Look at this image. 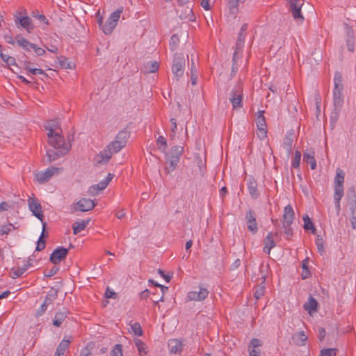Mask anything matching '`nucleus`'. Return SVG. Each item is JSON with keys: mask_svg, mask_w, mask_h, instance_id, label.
Listing matches in <instances>:
<instances>
[{"mask_svg": "<svg viewBox=\"0 0 356 356\" xmlns=\"http://www.w3.org/2000/svg\"><path fill=\"white\" fill-rule=\"evenodd\" d=\"M71 340L70 339H66L64 338L59 345L58 346L55 355L56 356H61L63 355L65 350L69 348V346L70 344Z\"/></svg>", "mask_w": 356, "mask_h": 356, "instance_id": "24", "label": "nucleus"}, {"mask_svg": "<svg viewBox=\"0 0 356 356\" xmlns=\"http://www.w3.org/2000/svg\"><path fill=\"white\" fill-rule=\"evenodd\" d=\"M301 160V152L298 150L295 152L294 158L291 162V167L293 168H298L300 165Z\"/></svg>", "mask_w": 356, "mask_h": 356, "instance_id": "46", "label": "nucleus"}, {"mask_svg": "<svg viewBox=\"0 0 356 356\" xmlns=\"http://www.w3.org/2000/svg\"><path fill=\"white\" fill-rule=\"evenodd\" d=\"M315 152L313 149L307 150L303 154V161L309 164L311 169L314 170L316 168V162L315 159Z\"/></svg>", "mask_w": 356, "mask_h": 356, "instance_id": "19", "label": "nucleus"}, {"mask_svg": "<svg viewBox=\"0 0 356 356\" xmlns=\"http://www.w3.org/2000/svg\"><path fill=\"white\" fill-rule=\"evenodd\" d=\"M53 141H50V138H48V143L54 149H60L61 154H66L70 149V144L66 143L62 132L55 133L51 135Z\"/></svg>", "mask_w": 356, "mask_h": 356, "instance_id": "2", "label": "nucleus"}, {"mask_svg": "<svg viewBox=\"0 0 356 356\" xmlns=\"http://www.w3.org/2000/svg\"><path fill=\"white\" fill-rule=\"evenodd\" d=\"M333 104L336 110H340L343 104L342 77L339 73H335L334 77Z\"/></svg>", "mask_w": 356, "mask_h": 356, "instance_id": "1", "label": "nucleus"}, {"mask_svg": "<svg viewBox=\"0 0 356 356\" xmlns=\"http://www.w3.org/2000/svg\"><path fill=\"white\" fill-rule=\"evenodd\" d=\"M130 328L135 335L138 337L143 335L142 327L139 323L135 322L130 324Z\"/></svg>", "mask_w": 356, "mask_h": 356, "instance_id": "42", "label": "nucleus"}, {"mask_svg": "<svg viewBox=\"0 0 356 356\" xmlns=\"http://www.w3.org/2000/svg\"><path fill=\"white\" fill-rule=\"evenodd\" d=\"M64 154H61L60 152V149H57V151L54 149H48L47 151V156L49 159V161H55L56 159H58L60 156L63 155Z\"/></svg>", "mask_w": 356, "mask_h": 356, "instance_id": "40", "label": "nucleus"}, {"mask_svg": "<svg viewBox=\"0 0 356 356\" xmlns=\"http://www.w3.org/2000/svg\"><path fill=\"white\" fill-rule=\"evenodd\" d=\"M91 352L90 348L88 346H87L86 348L81 350L80 355L79 356H90Z\"/></svg>", "mask_w": 356, "mask_h": 356, "instance_id": "58", "label": "nucleus"}, {"mask_svg": "<svg viewBox=\"0 0 356 356\" xmlns=\"http://www.w3.org/2000/svg\"><path fill=\"white\" fill-rule=\"evenodd\" d=\"M95 206L93 200L88 198H82L79 200L75 206L74 209L79 211H88L92 210Z\"/></svg>", "mask_w": 356, "mask_h": 356, "instance_id": "14", "label": "nucleus"}, {"mask_svg": "<svg viewBox=\"0 0 356 356\" xmlns=\"http://www.w3.org/2000/svg\"><path fill=\"white\" fill-rule=\"evenodd\" d=\"M16 40L17 44L26 51H30L34 45V44L31 43L28 40L19 35H17Z\"/></svg>", "mask_w": 356, "mask_h": 356, "instance_id": "29", "label": "nucleus"}, {"mask_svg": "<svg viewBox=\"0 0 356 356\" xmlns=\"http://www.w3.org/2000/svg\"><path fill=\"white\" fill-rule=\"evenodd\" d=\"M15 17L16 24L19 23L20 26L24 28L29 33L33 30V26L31 23V19L26 15L25 11L22 10L17 12V13L15 15Z\"/></svg>", "mask_w": 356, "mask_h": 356, "instance_id": "5", "label": "nucleus"}, {"mask_svg": "<svg viewBox=\"0 0 356 356\" xmlns=\"http://www.w3.org/2000/svg\"><path fill=\"white\" fill-rule=\"evenodd\" d=\"M262 346L261 341L258 339H252L248 346L249 356H261L260 347Z\"/></svg>", "mask_w": 356, "mask_h": 356, "instance_id": "18", "label": "nucleus"}, {"mask_svg": "<svg viewBox=\"0 0 356 356\" xmlns=\"http://www.w3.org/2000/svg\"><path fill=\"white\" fill-rule=\"evenodd\" d=\"M122 346L121 344H115L111 352V356H122Z\"/></svg>", "mask_w": 356, "mask_h": 356, "instance_id": "49", "label": "nucleus"}, {"mask_svg": "<svg viewBox=\"0 0 356 356\" xmlns=\"http://www.w3.org/2000/svg\"><path fill=\"white\" fill-rule=\"evenodd\" d=\"M294 215L292 207L290 204L286 206L282 216V226H291L294 220Z\"/></svg>", "mask_w": 356, "mask_h": 356, "instance_id": "17", "label": "nucleus"}, {"mask_svg": "<svg viewBox=\"0 0 356 356\" xmlns=\"http://www.w3.org/2000/svg\"><path fill=\"white\" fill-rule=\"evenodd\" d=\"M114 175L108 173L106 177L100 181L97 184L93 185L90 188V193L92 195L97 194L99 191L104 190L111 181L113 179Z\"/></svg>", "mask_w": 356, "mask_h": 356, "instance_id": "11", "label": "nucleus"}, {"mask_svg": "<svg viewBox=\"0 0 356 356\" xmlns=\"http://www.w3.org/2000/svg\"><path fill=\"white\" fill-rule=\"evenodd\" d=\"M166 160H167V164L168 165L165 167V170L168 173H170L171 172L174 171L179 162V160L177 159V157H168L165 156Z\"/></svg>", "mask_w": 356, "mask_h": 356, "instance_id": "28", "label": "nucleus"}, {"mask_svg": "<svg viewBox=\"0 0 356 356\" xmlns=\"http://www.w3.org/2000/svg\"><path fill=\"white\" fill-rule=\"evenodd\" d=\"M32 49L38 56H42L45 53V51L42 48L38 47L35 44Z\"/></svg>", "mask_w": 356, "mask_h": 356, "instance_id": "57", "label": "nucleus"}, {"mask_svg": "<svg viewBox=\"0 0 356 356\" xmlns=\"http://www.w3.org/2000/svg\"><path fill=\"white\" fill-rule=\"evenodd\" d=\"M63 171V168L50 166L44 171H40L34 174V179L39 184H44L49 181L50 178L55 175H58Z\"/></svg>", "mask_w": 356, "mask_h": 356, "instance_id": "3", "label": "nucleus"}, {"mask_svg": "<svg viewBox=\"0 0 356 356\" xmlns=\"http://www.w3.org/2000/svg\"><path fill=\"white\" fill-rule=\"evenodd\" d=\"M346 43H347V47H348V49L350 51H354V43H355V40L353 38H349L347 41H346Z\"/></svg>", "mask_w": 356, "mask_h": 356, "instance_id": "55", "label": "nucleus"}, {"mask_svg": "<svg viewBox=\"0 0 356 356\" xmlns=\"http://www.w3.org/2000/svg\"><path fill=\"white\" fill-rule=\"evenodd\" d=\"M290 10L295 19L303 21L304 17L301 15V8L303 5V0H287Z\"/></svg>", "mask_w": 356, "mask_h": 356, "instance_id": "6", "label": "nucleus"}, {"mask_svg": "<svg viewBox=\"0 0 356 356\" xmlns=\"http://www.w3.org/2000/svg\"><path fill=\"white\" fill-rule=\"evenodd\" d=\"M256 125L257 129L267 128L266 119L264 115V111H259L257 115Z\"/></svg>", "mask_w": 356, "mask_h": 356, "instance_id": "32", "label": "nucleus"}, {"mask_svg": "<svg viewBox=\"0 0 356 356\" xmlns=\"http://www.w3.org/2000/svg\"><path fill=\"white\" fill-rule=\"evenodd\" d=\"M8 66L15 65L16 64L15 58L10 56L6 57V60L5 62Z\"/></svg>", "mask_w": 356, "mask_h": 356, "instance_id": "64", "label": "nucleus"}, {"mask_svg": "<svg viewBox=\"0 0 356 356\" xmlns=\"http://www.w3.org/2000/svg\"><path fill=\"white\" fill-rule=\"evenodd\" d=\"M134 343L136 347L137 348V350L138 352V355L140 356H145L148 353V347L140 339H135Z\"/></svg>", "mask_w": 356, "mask_h": 356, "instance_id": "25", "label": "nucleus"}, {"mask_svg": "<svg viewBox=\"0 0 356 356\" xmlns=\"http://www.w3.org/2000/svg\"><path fill=\"white\" fill-rule=\"evenodd\" d=\"M344 172L341 169L337 170V174L334 177V186H343Z\"/></svg>", "mask_w": 356, "mask_h": 356, "instance_id": "36", "label": "nucleus"}, {"mask_svg": "<svg viewBox=\"0 0 356 356\" xmlns=\"http://www.w3.org/2000/svg\"><path fill=\"white\" fill-rule=\"evenodd\" d=\"M201 6L206 10H209L211 9V6H210V3H209V0H202Z\"/></svg>", "mask_w": 356, "mask_h": 356, "instance_id": "62", "label": "nucleus"}, {"mask_svg": "<svg viewBox=\"0 0 356 356\" xmlns=\"http://www.w3.org/2000/svg\"><path fill=\"white\" fill-rule=\"evenodd\" d=\"M264 291H265V286H264V284L263 283H261L260 285L257 286V288L255 289V291L254 293V298L257 300H259L264 296Z\"/></svg>", "mask_w": 356, "mask_h": 356, "instance_id": "45", "label": "nucleus"}, {"mask_svg": "<svg viewBox=\"0 0 356 356\" xmlns=\"http://www.w3.org/2000/svg\"><path fill=\"white\" fill-rule=\"evenodd\" d=\"M10 208V205L6 202L0 203V212L8 211Z\"/></svg>", "mask_w": 356, "mask_h": 356, "instance_id": "59", "label": "nucleus"}, {"mask_svg": "<svg viewBox=\"0 0 356 356\" xmlns=\"http://www.w3.org/2000/svg\"><path fill=\"white\" fill-rule=\"evenodd\" d=\"M275 246V243L273 240L271 233H268L264 238V252L268 254H270V250Z\"/></svg>", "mask_w": 356, "mask_h": 356, "instance_id": "22", "label": "nucleus"}, {"mask_svg": "<svg viewBox=\"0 0 356 356\" xmlns=\"http://www.w3.org/2000/svg\"><path fill=\"white\" fill-rule=\"evenodd\" d=\"M209 295L207 288L200 286L198 291H191L187 294V299L190 301H203Z\"/></svg>", "mask_w": 356, "mask_h": 356, "instance_id": "9", "label": "nucleus"}, {"mask_svg": "<svg viewBox=\"0 0 356 356\" xmlns=\"http://www.w3.org/2000/svg\"><path fill=\"white\" fill-rule=\"evenodd\" d=\"M318 302L313 297H309L308 301L304 305V308L310 314L317 310Z\"/></svg>", "mask_w": 356, "mask_h": 356, "instance_id": "27", "label": "nucleus"}, {"mask_svg": "<svg viewBox=\"0 0 356 356\" xmlns=\"http://www.w3.org/2000/svg\"><path fill=\"white\" fill-rule=\"evenodd\" d=\"M184 152V147L181 145H175L171 147L170 151L165 154L168 157H177V159L180 160V157Z\"/></svg>", "mask_w": 356, "mask_h": 356, "instance_id": "23", "label": "nucleus"}, {"mask_svg": "<svg viewBox=\"0 0 356 356\" xmlns=\"http://www.w3.org/2000/svg\"><path fill=\"white\" fill-rule=\"evenodd\" d=\"M350 221L353 229H356V203L353 204L350 207Z\"/></svg>", "mask_w": 356, "mask_h": 356, "instance_id": "41", "label": "nucleus"}, {"mask_svg": "<svg viewBox=\"0 0 356 356\" xmlns=\"http://www.w3.org/2000/svg\"><path fill=\"white\" fill-rule=\"evenodd\" d=\"M4 39H5L6 42L8 44L13 45L15 43V40L13 39V36L10 35H8V34L5 35Z\"/></svg>", "mask_w": 356, "mask_h": 356, "instance_id": "63", "label": "nucleus"}, {"mask_svg": "<svg viewBox=\"0 0 356 356\" xmlns=\"http://www.w3.org/2000/svg\"><path fill=\"white\" fill-rule=\"evenodd\" d=\"M129 134L128 131L122 130L120 131L115 136V140H118V143L126 145Z\"/></svg>", "mask_w": 356, "mask_h": 356, "instance_id": "31", "label": "nucleus"}, {"mask_svg": "<svg viewBox=\"0 0 356 356\" xmlns=\"http://www.w3.org/2000/svg\"><path fill=\"white\" fill-rule=\"evenodd\" d=\"M257 129V136L261 140H263L267 137V128H261Z\"/></svg>", "mask_w": 356, "mask_h": 356, "instance_id": "53", "label": "nucleus"}, {"mask_svg": "<svg viewBox=\"0 0 356 356\" xmlns=\"http://www.w3.org/2000/svg\"><path fill=\"white\" fill-rule=\"evenodd\" d=\"M157 286L161 289V291L162 292V296L159 300H153L154 305L158 304L159 302H163V295L168 290V288L167 286H165L161 285V284H158Z\"/></svg>", "mask_w": 356, "mask_h": 356, "instance_id": "51", "label": "nucleus"}, {"mask_svg": "<svg viewBox=\"0 0 356 356\" xmlns=\"http://www.w3.org/2000/svg\"><path fill=\"white\" fill-rule=\"evenodd\" d=\"M245 0H227V6L232 14L237 13L238 4L245 2Z\"/></svg>", "mask_w": 356, "mask_h": 356, "instance_id": "33", "label": "nucleus"}, {"mask_svg": "<svg viewBox=\"0 0 356 356\" xmlns=\"http://www.w3.org/2000/svg\"><path fill=\"white\" fill-rule=\"evenodd\" d=\"M334 199H341L343 196V186H334Z\"/></svg>", "mask_w": 356, "mask_h": 356, "instance_id": "48", "label": "nucleus"}, {"mask_svg": "<svg viewBox=\"0 0 356 356\" xmlns=\"http://www.w3.org/2000/svg\"><path fill=\"white\" fill-rule=\"evenodd\" d=\"M90 222V220H83L81 221H76L72 225V229L74 234H77L81 231L85 229Z\"/></svg>", "mask_w": 356, "mask_h": 356, "instance_id": "26", "label": "nucleus"}, {"mask_svg": "<svg viewBox=\"0 0 356 356\" xmlns=\"http://www.w3.org/2000/svg\"><path fill=\"white\" fill-rule=\"evenodd\" d=\"M15 227L12 223H8L3 225L0 227V235L8 234L12 230L15 229Z\"/></svg>", "mask_w": 356, "mask_h": 356, "instance_id": "43", "label": "nucleus"}, {"mask_svg": "<svg viewBox=\"0 0 356 356\" xmlns=\"http://www.w3.org/2000/svg\"><path fill=\"white\" fill-rule=\"evenodd\" d=\"M113 153L107 147L94 157L96 164L106 163L112 157Z\"/></svg>", "mask_w": 356, "mask_h": 356, "instance_id": "16", "label": "nucleus"}, {"mask_svg": "<svg viewBox=\"0 0 356 356\" xmlns=\"http://www.w3.org/2000/svg\"><path fill=\"white\" fill-rule=\"evenodd\" d=\"M185 69V59L182 56H178L175 58L172 71L175 76L177 78L181 77L184 72Z\"/></svg>", "mask_w": 356, "mask_h": 356, "instance_id": "8", "label": "nucleus"}, {"mask_svg": "<svg viewBox=\"0 0 356 356\" xmlns=\"http://www.w3.org/2000/svg\"><path fill=\"white\" fill-rule=\"evenodd\" d=\"M49 304V300L47 297L44 301V302L40 306V310L38 312V314L41 315L43 314L47 309V305Z\"/></svg>", "mask_w": 356, "mask_h": 356, "instance_id": "54", "label": "nucleus"}, {"mask_svg": "<svg viewBox=\"0 0 356 356\" xmlns=\"http://www.w3.org/2000/svg\"><path fill=\"white\" fill-rule=\"evenodd\" d=\"M45 227H46V222H43L42 231L41 235L37 242V246L35 248V250L37 251H41L45 248V241L44 239H42V238L44 236V231H45Z\"/></svg>", "mask_w": 356, "mask_h": 356, "instance_id": "38", "label": "nucleus"}, {"mask_svg": "<svg viewBox=\"0 0 356 356\" xmlns=\"http://www.w3.org/2000/svg\"><path fill=\"white\" fill-rule=\"evenodd\" d=\"M28 205L30 211L33 213V215L39 219L43 224L44 216L41 205L38 200L35 197L29 198L28 200Z\"/></svg>", "mask_w": 356, "mask_h": 356, "instance_id": "7", "label": "nucleus"}, {"mask_svg": "<svg viewBox=\"0 0 356 356\" xmlns=\"http://www.w3.org/2000/svg\"><path fill=\"white\" fill-rule=\"evenodd\" d=\"M159 67V65L157 62H156V61L152 62L149 68L147 70V71L149 73H154L158 70Z\"/></svg>", "mask_w": 356, "mask_h": 356, "instance_id": "56", "label": "nucleus"}, {"mask_svg": "<svg viewBox=\"0 0 356 356\" xmlns=\"http://www.w3.org/2000/svg\"><path fill=\"white\" fill-rule=\"evenodd\" d=\"M307 339V337L304 331H300L293 337V341L298 346H304Z\"/></svg>", "mask_w": 356, "mask_h": 356, "instance_id": "30", "label": "nucleus"}, {"mask_svg": "<svg viewBox=\"0 0 356 356\" xmlns=\"http://www.w3.org/2000/svg\"><path fill=\"white\" fill-rule=\"evenodd\" d=\"M303 221H304V229H306V230H311L312 232V233H315L316 232V228L313 224V222H312L311 219L309 218V217L306 215V216H303Z\"/></svg>", "mask_w": 356, "mask_h": 356, "instance_id": "39", "label": "nucleus"}, {"mask_svg": "<svg viewBox=\"0 0 356 356\" xmlns=\"http://www.w3.org/2000/svg\"><path fill=\"white\" fill-rule=\"evenodd\" d=\"M158 273H159L161 277H163L164 278V280H165L167 282H169L170 281L171 277H172V276H171L170 275H169V274L165 275V274L164 273V272H163L162 270H161V269H159V270H158Z\"/></svg>", "mask_w": 356, "mask_h": 356, "instance_id": "61", "label": "nucleus"}, {"mask_svg": "<svg viewBox=\"0 0 356 356\" xmlns=\"http://www.w3.org/2000/svg\"><path fill=\"white\" fill-rule=\"evenodd\" d=\"M67 315L65 312H57L54 316L53 324L56 327H60L63 322L65 321Z\"/></svg>", "mask_w": 356, "mask_h": 356, "instance_id": "35", "label": "nucleus"}, {"mask_svg": "<svg viewBox=\"0 0 356 356\" xmlns=\"http://www.w3.org/2000/svg\"><path fill=\"white\" fill-rule=\"evenodd\" d=\"M44 127V129L47 131V137L50 138V141H53L51 139L52 138H51V134L62 132L60 121L56 119L45 122Z\"/></svg>", "mask_w": 356, "mask_h": 356, "instance_id": "10", "label": "nucleus"}, {"mask_svg": "<svg viewBox=\"0 0 356 356\" xmlns=\"http://www.w3.org/2000/svg\"><path fill=\"white\" fill-rule=\"evenodd\" d=\"M333 355H335V349L328 348L322 350L319 356H332Z\"/></svg>", "mask_w": 356, "mask_h": 356, "instance_id": "52", "label": "nucleus"}, {"mask_svg": "<svg viewBox=\"0 0 356 356\" xmlns=\"http://www.w3.org/2000/svg\"><path fill=\"white\" fill-rule=\"evenodd\" d=\"M157 145L159 148L162 151L165 152L167 149V140L163 136H159L156 139Z\"/></svg>", "mask_w": 356, "mask_h": 356, "instance_id": "44", "label": "nucleus"}, {"mask_svg": "<svg viewBox=\"0 0 356 356\" xmlns=\"http://www.w3.org/2000/svg\"><path fill=\"white\" fill-rule=\"evenodd\" d=\"M122 10V8H120L110 15L106 23L102 26V31L106 35L111 34L113 32L118 24Z\"/></svg>", "mask_w": 356, "mask_h": 356, "instance_id": "4", "label": "nucleus"}, {"mask_svg": "<svg viewBox=\"0 0 356 356\" xmlns=\"http://www.w3.org/2000/svg\"><path fill=\"white\" fill-rule=\"evenodd\" d=\"M26 70L33 75L42 74L47 76L46 73L42 69L27 67Z\"/></svg>", "mask_w": 356, "mask_h": 356, "instance_id": "50", "label": "nucleus"}, {"mask_svg": "<svg viewBox=\"0 0 356 356\" xmlns=\"http://www.w3.org/2000/svg\"><path fill=\"white\" fill-rule=\"evenodd\" d=\"M243 92L239 87L234 88L231 92V97L229 99L233 108H238L242 107Z\"/></svg>", "mask_w": 356, "mask_h": 356, "instance_id": "13", "label": "nucleus"}, {"mask_svg": "<svg viewBox=\"0 0 356 356\" xmlns=\"http://www.w3.org/2000/svg\"><path fill=\"white\" fill-rule=\"evenodd\" d=\"M168 348L171 353H179L183 350V343L178 339H170L168 341Z\"/></svg>", "mask_w": 356, "mask_h": 356, "instance_id": "20", "label": "nucleus"}, {"mask_svg": "<svg viewBox=\"0 0 356 356\" xmlns=\"http://www.w3.org/2000/svg\"><path fill=\"white\" fill-rule=\"evenodd\" d=\"M248 229L252 234H255L258 231V226L256 221L255 213L253 211H248L245 215Z\"/></svg>", "mask_w": 356, "mask_h": 356, "instance_id": "15", "label": "nucleus"}, {"mask_svg": "<svg viewBox=\"0 0 356 356\" xmlns=\"http://www.w3.org/2000/svg\"><path fill=\"white\" fill-rule=\"evenodd\" d=\"M68 250L63 247L56 248L50 256V261L54 264H59L67 254Z\"/></svg>", "mask_w": 356, "mask_h": 356, "instance_id": "12", "label": "nucleus"}, {"mask_svg": "<svg viewBox=\"0 0 356 356\" xmlns=\"http://www.w3.org/2000/svg\"><path fill=\"white\" fill-rule=\"evenodd\" d=\"M108 148L114 154L118 153L120 152L124 145L118 143V140H113L111 143H110L107 146Z\"/></svg>", "mask_w": 356, "mask_h": 356, "instance_id": "37", "label": "nucleus"}, {"mask_svg": "<svg viewBox=\"0 0 356 356\" xmlns=\"http://www.w3.org/2000/svg\"><path fill=\"white\" fill-rule=\"evenodd\" d=\"M245 38V35L244 33L240 32L238 40L236 42V51L233 56V60H235L236 58L237 51H241L244 42V40Z\"/></svg>", "mask_w": 356, "mask_h": 356, "instance_id": "34", "label": "nucleus"}, {"mask_svg": "<svg viewBox=\"0 0 356 356\" xmlns=\"http://www.w3.org/2000/svg\"><path fill=\"white\" fill-rule=\"evenodd\" d=\"M326 332L324 328L321 327L318 329V338L320 341H323L325 337Z\"/></svg>", "mask_w": 356, "mask_h": 356, "instance_id": "60", "label": "nucleus"}, {"mask_svg": "<svg viewBox=\"0 0 356 356\" xmlns=\"http://www.w3.org/2000/svg\"><path fill=\"white\" fill-rule=\"evenodd\" d=\"M247 186L250 196L253 199H257L259 197L257 191V183L254 178H250L247 182Z\"/></svg>", "mask_w": 356, "mask_h": 356, "instance_id": "21", "label": "nucleus"}, {"mask_svg": "<svg viewBox=\"0 0 356 356\" xmlns=\"http://www.w3.org/2000/svg\"><path fill=\"white\" fill-rule=\"evenodd\" d=\"M293 147V139L289 137H286L284 139L283 143V148L286 150L288 154H289L291 152Z\"/></svg>", "mask_w": 356, "mask_h": 356, "instance_id": "47", "label": "nucleus"}]
</instances>
